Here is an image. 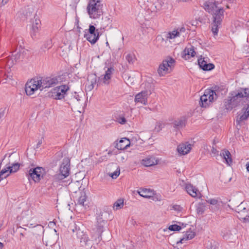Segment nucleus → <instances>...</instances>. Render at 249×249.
<instances>
[{"label":"nucleus","mask_w":249,"mask_h":249,"mask_svg":"<svg viewBox=\"0 0 249 249\" xmlns=\"http://www.w3.org/2000/svg\"><path fill=\"white\" fill-rule=\"evenodd\" d=\"M231 96L225 99L224 105L227 110H231L233 108L243 104L245 99H249V88L241 89L237 91H232Z\"/></svg>","instance_id":"nucleus-1"},{"label":"nucleus","mask_w":249,"mask_h":249,"mask_svg":"<svg viewBox=\"0 0 249 249\" xmlns=\"http://www.w3.org/2000/svg\"><path fill=\"white\" fill-rule=\"evenodd\" d=\"M87 12L89 17L93 19L99 18L103 14V4L101 0H89Z\"/></svg>","instance_id":"nucleus-2"},{"label":"nucleus","mask_w":249,"mask_h":249,"mask_svg":"<svg viewBox=\"0 0 249 249\" xmlns=\"http://www.w3.org/2000/svg\"><path fill=\"white\" fill-rule=\"evenodd\" d=\"M224 10L223 8H217L212 15L213 23L212 24V31L214 36L218 34V28L221 26L222 21L224 17Z\"/></svg>","instance_id":"nucleus-3"},{"label":"nucleus","mask_w":249,"mask_h":249,"mask_svg":"<svg viewBox=\"0 0 249 249\" xmlns=\"http://www.w3.org/2000/svg\"><path fill=\"white\" fill-rule=\"evenodd\" d=\"M106 224V221L99 217L97 219V223L92 229L91 239L96 242H100L102 240L101 234L104 231V228Z\"/></svg>","instance_id":"nucleus-4"},{"label":"nucleus","mask_w":249,"mask_h":249,"mask_svg":"<svg viewBox=\"0 0 249 249\" xmlns=\"http://www.w3.org/2000/svg\"><path fill=\"white\" fill-rule=\"evenodd\" d=\"M70 160L68 158H65L59 168V173L54 176V179L59 181L62 180L70 175Z\"/></svg>","instance_id":"nucleus-5"},{"label":"nucleus","mask_w":249,"mask_h":249,"mask_svg":"<svg viewBox=\"0 0 249 249\" xmlns=\"http://www.w3.org/2000/svg\"><path fill=\"white\" fill-rule=\"evenodd\" d=\"M175 63L174 59L169 57L162 61L159 65L158 69V73L160 76H163L170 73Z\"/></svg>","instance_id":"nucleus-6"},{"label":"nucleus","mask_w":249,"mask_h":249,"mask_svg":"<svg viewBox=\"0 0 249 249\" xmlns=\"http://www.w3.org/2000/svg\"><path fill=\"white\" fill-rule=\"evenodd\" d=\"M217 96L215 92L210 89L206 90L203 95L200 98V106L203 107H207L214 99H216Z\"/></svg>","instance_id":"nucleus-7"},{"label":"nucleus","mask_w":249,"mask_h":249,"mask_svg":"<svg viewBox=\"0 0 249 249\" xmlns=\"http://www.w3.org/2000/svg\"><path fill=\"white\" fill-rule=\"evenodd\" d=\"M84 37L92 44H95L99 37L98 30H96L95 27L93 25H90L89 31L87 33L85 34Z\"/></svg>","instance_id":"nucleus-8"},{"label":"nucleus","mask_w":249,"mask_h":249,"mask_svg":"<svg viewBox=\"0 0 249 249\" xmlns=\"http://www.w3.org/2000/svg\"><path fill=\"white\" fill-rule=\"evenodd\" d=\"M44 169L41 167H36L32 168L29 171L27 174L28 179L33 180L35 182L39 181L41 178L43 177Z\"/></svg>","instance_id":"nucleus-9"},{"label":"nucleus","mask_w":249,"mask_h":249,"mask_svg":"<svg viewBox=\"0 0 249 249\" xmlns=\"http://www.w3.org/2000/svg\"><path fill=\"white\" fill-rule=\"evenodd\" d=\"M40 81L41 83L42 89L53 87L58 83V78L56 77H46L43 79L40 80Z\"/></svg>","instance_id":"nucleus-10"},{"label":"nucleus","mask_w":249,"mask_h":249,"mask_svg":"<svg viewBox=\"0 0 249 249\" xmlns=\"http://www.w3.org/2000/svg\"><path fill=\"white\" fill-rule=\"evenodd\" d=\"M73 232H76V235L77 238L80 239V242L86 245L88 242L89 241V239L88 236V235L81 231L79 228L78 229L75 227V230L72 229Z\"/></svg>","instance_id":"nucleus-11"},{"label":"nucleus","mask_w":249,"mask_h":249,"mask_svg":"<svg viewBox=\"0 0 249 249\" xmlns=\"http://www.w3.org/2000/svg\"><path fill=\"white\" fill-rule=\"evenodd\" d=\"M41 21L36 15L34 17V20L33 22L31 35L32 38L35 37L39 32L40 27Z\"/></svg>","instance_id":"nucleus-12"},{"label":"nucleus","mask_w":249,"mask_h":249,"mask_svg":"<svg viewBox=\"0 0 249 249\" xmlns=\"http://www.w3.org/2000/svg\"><path fill=\"white\" fill-rule=\"evenodd\" d=\"M97 83V76L91 74L88 76L87 83L86 85V89L89 91L92 90Z\"/></svg>","instance_id":"nucleus-13"},{"label":"nucleus","mask_w":249,"mask_h":249,"mask_svg":"<svg viewBox=\"0 0 249 249\" xmlns=\"http://www.w3.org/2000/svg\"><path fill=\"white\" fill-rule=\"evenodd\" d=\"M249 117V104H247L241 110V113L238 115V118L236 120V122L238 124L240 122L246 120Z\"/></svg>","instance_id":"nucleus-14"},{"label":"nucleus","mask_w":249,"mask_h":249,"mask_svg":"<svg viewBox=\"0 0 249 249\" xmlns=\"http://www.w3.org/2000/svg\"><path fill=\"white\" fill-rule=\"evenodd\" d=\"M135 102L146 105L147 103V91H142L136 94L135 98Z\"/></svg>","instance_id":"nucleus-15"},{"label":"nucleus","mask_w":249,"mask_h":249,"mask_svg":"<svg viewBox=\"0 0 249 249\" xmlns=\"http://www.w3.org/2000/svg\"><path fill=\"white\" fill-rule=\"evenodd\" d=\"M185 190L187 193L193 197H199L201 195L198 189L191 184H186Z\"/></svg>","instance_id":"nucleus-16"},{"label":"nucleus","mask_w":249,"mask_h":249,"mask_svg":"<svg viewBox=\"0 0 249 249\" xmlns=\"http://www.w3.org/2000/svg\"><path fill=\"white\" fill-rule=\"evenodd\" d=\"M187 118L185 116L180 117L173 122V127L177 129H180L185 127L187 123Z\"/></svg>","instance_id":"nucleus-17"},{"label":"nucleus","mask_w":249,"mask_h":249,"mask_svg":"<svg viewBox=\"0 0 249 249\" xmlns=\"http://www.w3.org/2000/svg\"><path fill=\"white\" fill-rule=\"evenodd\" d=\"M158 160L153 156H148L142 159L141 161L142 164L146 167L152 166L157 164Z\"/></svg>","instance_id":"nucleus-18"},{"label":"nucleus","mask_w":249,"mask_h":249,"mask_svg":"<svg viewBox=\"0 0 249 249\" xmlns=\"http://www.w3.org/2000/svg\"><path fill=\"white\" fill-rule=\"evenodd\" d=\"M220 157L225 160V163L228 165H231L232 163L231 155L230 151L226 149L222 150L220 154Z\"/></svg>","instance_id":"nucleus-19"},{"label":"nucleus","mask_w":249,"mask_h":249,"mask_svg":"<svg viewBox=\"0 0 249 249\" xmlns=\"http://www.w3.org/2000/svg\"><path fill=\"white\" fill-rule=\"evenodd\" d=\"M204 9L209 13L212 14L218 7L215 1H206L204 3Z\"/></svg>","instance_id":"nucleus-20"},{"label":"nucleus","mask_w":249,"mask_h":249,"mask_svg":"<svg viewBox=\"0 0 249 249\" xmlns=\"http://www.w3.org/2000/svg\"><path fill=\"white\" fill-rule=\"evenodd\" d=\"M198 63L200 68L204 71H211L214 68V65L213 64L207 63L202 58L198 59Z\"/></svg>","instance_id":"nucleus-21"},{"label":"nucleus","mask_w":249,"mask_h":249,"mask_svg":"<svg viewBox=\"0 0 249 249\" xmlns=\"http://www.w3.org/2000/svg\"><path fill=\"white\" fill-rule=\"evenodd\" d=\"M192 148L191 144L188 143H181L178 145L177 150L178 152L182 155L188 154Z\"/></svg>","instance_id":"nucleus-22"},{"label":"nucleus","mask_w":249,"mask_h":249,"mask_svg":"<svg viewBox=\"0 0 249 249\" xmlns=\"http://www.w3.org/2000/svg\"><path fill=\"white\" fill-rule=\"evenodd\" d=\"M130 142L126 138H123L120 140L119 142L116 144V147L119 150H124L129 146Z\"/></svg>","instance_id":"nucleus-23"},{"label":"nucleus","mask_w":249,"mask_h":249,"mask_svg":"<svg viewBox=\"0 0 249 249\" xmlns=\"http://www.w3.org/2000/svg\"><path fill=\"white\" fill-rule=\"evenodd\" d=\"M19 168V164L18 163H10L7 164L4 168H3L2 170H6V172L5 173H8L9 171L10 173L16 172L18 170Z\"/></svg>","instance_id":"nucleus-24"},{"label":"nucleus","mask_w":249,"mask_h":249,"mask_svg":"<svg viewBox=\"0 0 249 249\" xmlns=\"http://www.w3.org/2000/svg\"><path fill=\"white\" fill-rule=\"evenodd\" d=\"M112 20L110 18V16L109 15L108 16L104 17L102 18V21L101 22V27L103 29H105L106 28L109 27L110 28L111 27V22Z\"/></svg>","instance_id":"nucleus-25"},{"label":"nucleus","mask_w":249,"mask_h":249,"mask_svg":"<svg viewBox=\"0 0 249 249\" xmlns=\"http://www.w3.org/2000/svg\"><path fill=\"white\" fill-rule=\"evenodd\" d=\"M184 56L185 59L189 58L191 57H194L195 56L196 53L195 51V48L192 45H190L189 47H187L184 50Z\"/></svg>","instance_id":"nucleus-26"},{"label":"nucleus","mask_w":249,"mask_h":249,"mask_svg":"<svg viewBox=\"0 0 249 249\" xmlns=\"http://www.w3.org/2000/svg\"><path fill=\"white\" fill-rule=\"evenodd\" d=\"M206 201L212 205V209L214 211L218 210L221 206V202L216 199H209Z\"/></svg>","instance_id":"nucleus-27"},{"label":"nucleus","mask_w":249,"mask_h":249,"mask_svg":"<svg viewBox=\"0 0 249 249\" xmlns=\"http://www.w3.org/2000/svg\"><path fill=\"white\" fill-rule=\"evenodd\" d=\"M26 86H29L30 87H33L35 89H38L41 88V83H40V80L38 78L33 79L30 81L28 82Z\"/></svg>","instance_id":"nucleus-28"},{"label":"nucleus","mask_w":249,"mask_h":249,"mask_svg":"<svg viewBox=\"0 0 249 249\" xmlns=\"http://www.w3.org/2000/svg\"><path fill=\"white\" fill-rule=\"evenodd\" d=\"M195 233L192 231H187L183 235V236L180 240L177 242V244L179 243H183L185 241L191 240L195 236Z\"/></svg>","instance_id":"nucleus-29"},{"label":"nucleus","mask_w":249,"mask_h":249,"mask_svg":"<svg viewBox=\"0 0 249 249\" xmlns=\"http://www.w3.org/2000/svg\"><path fill=\"white\" fill-rule=\"evenodd\" d=\"M178 36H179V32L178 31V29L168 32L165 35V37L167 40L174 39Z\"/></svg>","instance_id":"nucleus-30"},{"label":"nucleus","mask_w":249,"mask_h":249,"mask_svg":"<svg viewBox=\"0 0 249 249\" xmlns=\"http://www.w3.org/2000/svg\"><path fill=\"white\" fill-rule=\"evenodd\" d=\"M114 71V69L112 67L108 68L106 71L103 78L104 82L105 84H108V82H106L107 81L111 78L112 72Z\"/></svg>","instance_id":"nucleus-31"},{"label":"nucleus","mask_w":249,"mask_h":249,"mask_svg":"<svg viewBox=\"0 0 249 249\" xmlns=\"http://www.w3.org/2000/svg\"><path fill=\"white\" fill-rule=\"evenodd\" d=\"M52 96L55 100H62L64 98V96H63V94L61 93L59 91H58L57 87L53 89Z\"/></svg>","instance_id":"nucleus-32"},{"label":"nucleus","mask_w":249,"mask_h":249,"mask_svg":"<svg viewBox=\"0 0 249 249\" xmlns=\"http://www.w3.org/2000/svg\"><path fill=\"white\" fill-rule=\"evenodd\" d=\"M138 193L141 196L145 198L150 197L152 195V192L147 189H142L139 191Z\"/></svg>","instance_id":"nucleus-33"},{"label":"nucleus","mask_w":249,"mask_h":249,"mask_svg":"<svg viewBox=\"0 0 249 249\" xmlns=\"http://www.w3.org/2000/svg\"><path fill=\"white\" fill-rule=\"evenodd\" d=\"M123 206L124 200L122 199H119L114 203L113 209L114 210H118L121 209Z\"/></svg>","instance_id":"nucleus-34"},{"label":"nucleus","mask_w":249,"mask_h":249,"mask_svg":"<svg viewBox=\"0 0 249 249\" xmlns=\"http://www.w3.org/2000/svg\"><path fill=\"white\" fill-rule=\"evenodd\" d=\"M237 216L241 220H243L244 222H249V215L248 213V212L247 213H238Z\"/></svg>","instance_id":"nucleus-35"},{"label":"nucleus","mask_w":249,"mask_h":249,"mask_svg":"<svg viewBox=\"0 0 249 249\" xmlns=\"http://www.w3.org/2000/svg\"><path fill=\"white\" fill-rule=\"evenodd\" d=\"M57 87L58 89V91H59L61 93L63 94V96H64V97L67 94V92L70 89L69 87L66 85H61Z\"/></svg>","instance_id":"nucleus-36"},{"label":"nucleus","mask_w":249,"mask_h":249,"mask_svg":"<svg viewBox=\"0 0 249 249\" xmlns=\"http://www.w3.org/2000/svg\"><path fill=\"white\" fill-rule=\"evenodd\" d=\"M86 199L87 196L86 195V194L85 193H82L78 199L77 204L81 206H84V203L86 201Z\"/></svg>","instance_id":"nucleus-37"},{"label":"nucleus","mask_w":249,"mask_h":249,"mask_svg":"<svg viewBox=\"0 0 249 249\" xmlns=\"http://www.w3.org/2000/svg\"><path fill=\"white\" fill-rule=\"evenodd\" d=\"M235 212L238 213L243 212L247 213V210L243 202L241 203L235 209Z\"/></svg>","instance_id":"nucleus-38"},{"label":"nucleus","mask_w":249,"mask_h":249,"mask_svg":"<svg viewBox=\"0 0 249 249\" xmlns=\"http://www.w3.org/2000/svg\"><path fill=\"white\" fill-rule=\"evenodd\" d=\"M205 210V206L201 203H199L196 207V211L197 214H202Z\"/></svg>","instance_id":"nucleus-39"},{"label":"nucleus","mask_w":249,"mask_h":249,"mask_svg":"<svg viewBox=\"0 0 249 249\" xmlns=\"http://www.w3.org/2000/svg\"><path fill=\"white\" fill-rule=\"evenodd\" d=\"M21 52H18L16 53V52H13V53L11 56V59L13 61H15V62H17L18 61L20 60L21 58Z\"/></svg>","instance_id":"nucleus-40"},{"label":"nucleus","mask_w":249,"mask_h":249,"mask_svg":"<svg viewBox=\"0 0 249 249\" xmlns=\"http://www.w3.org/2000/svg\"><path fill=\"white\" fill-rule=\"evenodd\" d=\"M37 89H35L33 87H30L29 86H26L25 87V92L28 95H31L35 93V91Z\"/></svg>","instance_id":"nucleus-41"},{"label":"nucleus","mask_w":249,"mask_h":249,"mask_svg":"<svg viewBox=\"0 0 249 249\" xmlns=\"http://www.w3.org/2000/svg\"><path fill=\"white\" fill-rule=\"evenodd\" d=\"M75 101L77 102L80 101V96L76 92H74V95L71 96L70 102L68 103L70 105L71 104L74 103Z\"/></svg>","instance_id":"nucleus-42"},{"label":"nucleus","mask_w":249,"mask_h":249,"mask_svg":"<svg viewBox=\"0 0 249 249\" xmlns=\"http://www.w3.org/2000/svg\"><path fill=\"white\" fill-rule=\"evenodd\" d=\"M164 2H162L161 0H158L154 3V5H155L156 9L157 10L160 11L161 9V8Z\"/></svg>","instance_id":"nucleus-43"},{"label":"nucleus","mask_w":249,"mask_h":249,"mask_svg":"<svg viewBox=\"0 0 249 249\" xmlns=\"http://www.w3.org/2000/svg\"><path fill=\"white\" fill-rule=\"evenodd\" d=\"M125 58L129 64L133 63L135 59L134 55L130 53L127 54Z\"/></svg>","instance_id":"nucleus-44"},{"label":"nucleus","mask_w":249,"mask_h":249,"mask_svg":"<svg viewBox=\"0 0 249 249\" xmlns=\"http://www.w3.org/2000/svg\"><path fill=\"white\" fill-rule=\"evenodd\" d=\"M120 173V170L119 167H118L115 172L110 174L109 175L112 178L115 179L119 176Z\"/></svg>","instance_id":"nucleus-45"},{"label":"nucleus","mask_w":249,"mask_h":249,"mask_svg":"<svg viewBox=\"0 0 249 249\" xmlns=\"http://www.w3.org/2000/svg\"><path fill=\"white\" fill-rule=\"evenodd\" d=\"M169 230L172 231H179L180 230H181V228L180 226L174 224L172 225L169 227Z\"/></svg>","instance_id":"nucleus-46"},{"label":"nucleus","mask_w":249,"mask_h":249,"mask_svg":"<svg viewBox=\"0 0 249 249\" xmlns=\"http://www.w3.org/2000/svg\"><path fill=\"white\" fill-rule=\"evenodd\" d=\"M116 121L120 124H123L126 123V120L124 116H119L116 118Z\"/></svg>","instance_id":"nucleus-47"},{"label":"nucleus","mask_w":249,"mask_h":249,"mask_svg":"<svg viewBox=\"0 0 249 249\" xmlns=\"http://www.w3.org/2000/svg\"><path fill=\"white\" fill-rule=\"evenodd\" d=\"M6 172V170H1L0 172V181L2 180L3 178H6V177H7L8 176H9V174H8L7 175H4V174L5 173V172Z\"/></svg>","instance_id":"nucleus-48"},{"label":"nucleus","mask_w":249,"mask_h":249,"mask_svg":"<svg viewBox=\"0 0 249 249\" xmlns=\"http://www.w3.org/2000/svg\"><path fill=\"white\" fill-rule=\"evenodd\" d=\"M44 48L46 49H50L52 46V41L51 40H47L44 44Z\"/></svg>","instance_id":"nucleus-49"},{"label":"nucleus","mask_w":249,"mask_h":249,"mask_svg":"<svg viewBox=\"0 0 249 249\" xmlns=\"http://www.w3.org/2000/svg\"><path fill=\"white\" fill-rule=\"evenodd\" d=\"M173 209L178 212H181L182 210V208L179 205H175L173 206Z\"/></svg>","instance_id":"nucleus-50"},{"label":"nucleus","mask_w":249,"mask_h":249,"mask_svg":"<svg viewBox=\"0 0 249 249\" xmlns=\"http://www.w3.org/2000/svg\"><path fill=\"white\" fill-rule=\"evenodd\" d=\"M18 42V44L19 46L20 47H21L22 46H21V44H23V39L22 38H17V40Z\"/></svg>","instance_id":"nucleus-51"},{"label":"nucleus","mask_w":249,"mask_h":249,"mask_svg":"<svg viewBox=\"0 0 249 249\" xmlns=\"http://www.w3.org/2000/svg\"><path fill=\"white\" fill-rule=\"evenodd\" d=\"M212 153L214 155L216 156L218 155V151L216 148L213 147L212 149Z\"/></svg>","instance_id":"nucleus-52"},{"label":"nucleus","mask_w":249,"mask_h":249,"mask_svg":"<svg viewBox=\"0 0 249 249\" xmlns=\"http://www.w3.org/2000/svg\"><path fill=\"white\" fill-rule=\"evenodd\" d=\"M9 1V0H2L0 3V6H2L5 5Z\"/></svg>","instance_id":"nucleus-53"},{"label":"nucleus","mask_w":249,"mask_h":249,"mask_svg":"<svg viewBox=\"0 0 249 249\" xmlns=\"http://www.w3.org/2000/svg\"><path fill=\"white\" fill-rule=\"evenodd\" d=\"M42 143V138L41 140L38 141V142L36 144V148H39Z\"/></svg>","instance_id":"nucleus-54"},{"label":"nucleus","mask_w":249,"mask_h":249,"mask_svg":"<svg viewBox=\"0 0 249 249\" xmlns=\"http://www.w3.org/2000/svg\"><path fill=\"white\" fill-rule=\"evenodd\" d=\"M178 31L179 32V34L181 32H184L185 31V29L184 27H181L180 28H178Z\"/></svg>","instance_id":"nucleus-55"},{"label":"nucleus","mask_w":249,"mask_h":249,"mask_svg":"<svg viewBox=\"0 0 249 249\" xmlns=\"http://www.w3.org/2000/svg\"><path fill=\"white\" fill-rule=\"evenodd\" d=\"M4 110L0 111V120L4 116Z\"/></svg>","instance_id":"nucleus-56"},{"label":"nucleus","mask_w":249,"mask_h":249,"mask_svg":"<svg viewBox=\"0 0 249 249\" xmlns=\"http://www.w3.org/2000/svg\"><path fill=\"white\" fill-rule=\"evenodd\" d=\"M24 236V233L22 232H20V237H19V240L20 241L22 240V237H23Z\"/></svg>","instance_id":"nucleus-57"},{"label":"nucleus","mask_w":249,"mask_h":249,"mask_svg":"<svg viewBox=\"0 0 249 249\" xmlns=\"http://www.w3.org/2000/svg\"><path fill=\"white\" fill-rule=\"evenodd\" d=\"M246 167L247 171L249 172V161L246 163Z\"/></svg>","instance_id":"nucleus-58"},{"label":"nucleus","mask_w":249,"mask_h":249,"mask_svg":"<svg viewBox=\"0 0 249 249\" xmlns=\"http://www.w3.org/2000/svg\"><path fill=\"white\" fill-rule=\"evenodd\" d=\"M3 247V243L0 242V249H1Z\"/></svg>","instance_id":"nucleus-59"},{"label":"nucleus","mask_w":249,"mask_h":249,"mask_svg":"<svg viewBox=\"0 0 249 249\" xmlns=\"http://www.w3.org/2000/svg\"><path fill=\"white\" fill-rule=\"evenodd\" d=\"M209 249H216V248H215V247L211 246V247H210Z\"/></svg>","instance_id":"nucleus-60"},{"label":"nucleus","mask_w":249,"mask_h":249,"mask_svg":"<svg viewBox=\"0 0 249 249\" xmlns=\"http://www.w3.org/2000/svg\"><path fill=\"white\" fill-rule=\"evenodd\" d=\"M8 174H9V175H10L11 173H9V171L8 173H5V174H4V175H7Z\"/></svg>","instance_id":"nucleus-61"},{"label":"nucleus","mask_w":249,"mask_h":249,"mask_svg":"<svg viewBox=\"0 0 249 249\" xmlns=\"http://www.w3.org/2000/svg\"><path fill=\"white\" fill-rule=\"evenodd\" d=\"M226 7H227V8H229V6L228 5H227Z\"/></svg>","instance_id":"nucleus-62"},{"label":"nucleus","mask_w":249,"mask_h":249,"mask_svg":"<svg viewBox=\"0 0 249 249\" xmlns=\"http://www.w3.org/2000/svg\"><path fill=\"white\" fill-rule=\"evenodd\" d=\"M49 245L48 244V243H46V246H48Z\"/></svg>","instance_id":"nucleus-63"},{"label":"nucleus","mask_w":249,"mask_h":249,"mask_svg":"<svg viewBox=\"0 0 249 249\" xmlns=\"http://www.w3.org/2000/svg\"><path fill=\"white\" fill-rule=\"evenodd\" d=\"M107 45H108V43L107 42Z\"/></svg>","instance_id":"nucleus-64"}]
</instances>
